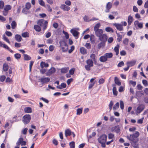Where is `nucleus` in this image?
<instances>
[{"mask_svg": "<svg viewBox=\"0 0 148 148\" xmlns=\"http://www.w3.org/2000/svg\"><path fill=\"white\" fill-rule=\"evenodd\" d=\"M139 136V133L138 132H136L132 134H130V136H127V138L128 139L133 142H138V139L137 138Z\"/></svg>", "mask_w": 148, "mask_h": 148, "instance_id": "1", "label": "nucleus"}, {"mask_svg": "<svg viewBox=\"0 0 148 148\" xmlns=\"http://www.w3.org/2000/svg\"><path fill=\"white\" fill-rule=\"evenodd\" d=\"M37 24L43 27V31L45 30L47 27L48 22L45 21L43 19H40L38 21Z\"/></svg>", "mask_w": 148, "mask_h": 148, "instance_id": "2", "label": "nucleus"}, {"mask_svg": "<svg viewBox=\"0 0 148 148\" xmlns=\"http://www.w3.org/2000/svg\"><path fill=\"white\" fill-rule=\"evenodd\" d=\"M87 65L85 66V69L88 71L90 70V67H92L93 65V60L91 59H88L86 61Z\"/></svg>", "mask_w": 148, "mask_h": 148, "instance_id": "3", "label": "nucleus"}, {"mask_svg": "<svg viewBox=\"0 0 148 148\" xmlns=\"http://www.w3.org/2000/svg\"><path fill=\"white\" fill-rule=\"evenodd\" d=\"M31 119L30 115L26 114L23 117L22 121L25 124H27L30 122Z\"/></svg>", "mask_w": 148, "mask_h": 148, "instance_id": "4", "label": "nucleus"}, {"mask_svg": "<svg viewBox=\"0 0 148 148\" xmlns=\"http://www.w3.org/2000/svg\"><path fill=\"white\" fill-rule=\"evenodd\" d=\"M60 46L62 47V51L64 52L66 51L68 49V45L66 42L64 41H60Z\"/></svg>", "mask_w": 148, "mask_h": 148, "instance_id": "5", "label": "nucleus"}, {"mask_svg": "<svg viewBox=\"0 0 148 148\" xmlns=\"http://www.w3.org/2000/svg\"><path fill=\"white\" fill-rule=\"evenodd\" d=\"M107 136L103 134L101 136L98 138V141L99 143H105L106 142Z\"/></svg>", "mask_w": 148, "mask_h": 148, "instance_id": "6", "label": "nucleus"}, {"mask_svg": "<svg viewBox=\"0 0 148 148\" xmlns=\"http://www.w3.org/2000/svg\"><path fill=\"white\" fill-rule=\"evenodd\" d=\"M145 105L143 104H140L137 107L136 109V112L137 113L140 114L144 109Z\"/></svg>", "mask_w": 148, "mask_h": 148, "instance_id": "7", "label": "nucleus"}, {"mask_svg": "<svg viewBox=\"0 0 148 148\" xmlns=\"http://www.w3.org/2000/svg\"><path fill=\"white\" fill-rule=\"evenodd\" d=\"M71 32L76 39H77L78 38L79 35V32L75 30L72 29L71 30Z\"/></svg>", "mask_w": 148, "mask_h": 148, "instance_id": "8", "label": "nucleus"}, {"mask_svg": "<svg viewBox=\"0 0 148 148\" xmlns=\"http://www.w3.org/2000/svg\"><path fill=\"white\" fill-rule=\"evenodd\" d=\"M99 39L101 42H104V43H105L107 39V36L105 34H103L99 37Z\"/></svg>", "mask_w": 148, "mask_h": 148, "instance_id": "9", "label": "nucleus"}, {"mask_svg": "<svg viewBox=\"0 0 148 148\" xmlns=\"http://www.w3.org/2000/svg\"><path fill=\"white\" fill-rule=\"evenodd\" d=\"M50 78L48 77H42L39 79L42 84L49 82L50 81Z\"/></svg>", "mask_w": 148, "mask_h": 148, "instance_id": "10", "label": "nucleus"}, {"mask_svg": "<svg viewBox=\"0 0 148 148\" xmlns=\"http://www.w3.org/2000/svg\"><path fill=\"white\" fill-rule=\"evenodd\" d=\"M113 25L119 31H122L123 30V27L121 24L115 23L113 24Z\"/></svg>", "mask_w": 148, "mask_h": 148, "instance_id": "11", "label": "nucleus"}, {"mask_svg": "<svg viewBox=\"0 0 148 148\" xmlns=\"http://www.w3.org/2000/svg\"><path fill=\"white\" fill-rule=\"evenodd\" d=\"M112 3L110 2H108L106 5V10H105V12L108 13L110 12V10L112 8Z\"/></svg>", "mask_w": 148, "mask_h": 148, "instance_id": "12", "label": "nucleus"}, {"mask_svg": "<svg viewBox=\"0 0 148 148\" xmlns=\"http://www.w3.org/2000/svg\"><path fill=\"white\" fill-rule=\"evenodd\" d=\"M56 69L54 67H52L47 73V75H50L51 74L54 73L56 71Z\"/></svg>", "mask_w": 148, "mask_h": 148, "instance_id": "13", "label": "nucleus"}, {"mask_svg": "<svg viewBox=\"0 0 148 148\" xmlns=\"http://www.w3.org/2000/svg\"><path fill=\"white\" fill-rule=\"evenodd\" d=\"M94 31L95 32L96 35L99 37L103 34V31L101 29H99Z\"/></svg>", "mask_w": 148, "mask_h": 148, "instance_id": "14", "label": "nucleus"}, {"mask_svg": "<svg viewBox=\"0 0 148 148\" xmlns=\"http://www.w3.org/2000/svg\"><path fill=\"white\" fill-rule=\"evenodd\" d=\"M134 25L135 26H137L140 29L142 28L143 27V23H139L138 21H136L134 22Z\"/></svg>", "mask_w": 148, "mask_h": 148, "instance_id": "15", "label": "nucleus"}, {"mask_svg": "<svg viewBox=\"0 0 148 148\" xmlns=\"http://www.w3.org/2000/svg\"><path fill=\"white\" fill-rule=\"evenodd\" d=\"M72 134V132L69 129H66L65 131V135L66 137L70 136Z\"/></svg>", "mask_w": 148, "mask_h": 148, "instance_id": "16", "label": "nucleus"}, {"mask_svg": "<svg viewBox=\"0 0 148 148\" xmlns=\"http://www.w3.org/2000/svg\"><path fill=\"white\" fill-rule=\"evenodd\" d=\"M60 8L64 11H68L70 10V7L64 4L61 5Z\"/></svg>", "mask_w": 148, "mask_h": 148, "instance_id": "17", "label": "nucleus"}, {"mask_svg": "<svg viewBox=\"0 0 148 148\" xmlns=\"http://www.w3.org/2000/svg\"><path fill=\"white\" fill-rule=\"evenodd\" d=\"M136 63V61L132 60L130 61L127 62L126 63V64L127 66H128L129 67H130L134 66L135 64Z\"/></svg>", "mask_w": 148, "mask_h": 148, "instance_id": "18", "label": "nucleus"}, {"mask_svg": "<svg viewBox=\"0 0 148 148\" xmlns=\"http://www.w3.org/2000/svg\"><path fill=\"white\" fill-rule=\"evenodd\" d=\"M80 51L82 54L84 55L87 53V50L84 47H81L79 49Z\"/></svg>", "mask_w": 148, "mask_h": 148, "instance_id": "19", "label": "nucleus"}, {"mask_svg": "<svg viewBox=\"0 0 148 148\" xmlns=\"http://www.w3.org/2000/svg\"><path fill=\"white\" fill-rule=\"evenodd\" d=\"M120 45L119 44H117L114 48V50L116 52V55L117 56L118 55L119 53V48Z\"/></svg>", "mask_w": 148, "mask_h": 148, "instance_id": "20", "label": "nucleus"}, {"mask_svg": "<svg viewBox=\"0 0 148 148\" xmlns=\"http://www.w3.org/2000/svg\"><path fill=\"white\" fill-rule=\"evenodd\" d=\"M49 66V64L47 63H45V62L42 61L40 64V66L42 68L44 67H47Z\"/></svg>", "mask_w": 148, "mask_h": 148, "instance_id": "21", "label": "nucleus"}, {"mask_svg": "<svg viewBox=\"0 0 148 148\" xmlns=\"http://www.w3.org/2000/svg\"><path fill=\"white\" fill-rule=\"evenodd\" d=\"M99 60L102 62H105L107 60V59L104 55L101 56L99 58Z\"/></svg>", "mask_w": 148, "mask_h": 148, "instance_id": "22", "label": "nucleus"}, {"mask_svg": "<svg viewBox=\"0 0 148 148\" xmlns=\"http://www.w3.org/2000/svg\"><path fill=\"white\" fill-rule=\"evenodd\" d=\"M133 21V17L131 15H130L128 16L127 22L128 23V25H131Z\"/></svg>", "mask_w": 148, "mask_h": 148, "instance_id": "23", "label": "nucleus"}, {"mask_svg": "<svg viewBox=\"0 0 148 148\" xmlns=\"http://www.w3.org/2000/svg\"><path fill=\"white\" fill-rule=\"evenodd\" d=\"M15 39L18 42H20L22 40L21 36L19 34H16L15 36Z\"/></svg>", "mask_w": 148, "mask_h": 148, "instance_id": "24", "label": "nucleus"}, {"mask_svg": "<svg viewBox=\"0 0 148 148\" xmlns=\"http://www.w3.org/2000/svg\"><path fill=\"white\" fill-rule=\"evenodd\" d=\"M24 111L25 113H30L32 112V110L31 108L27 107L25 108Z\"/></svg>", "mask_w": 148, "mask_h": 148, "instance_id": "25", "label": "nucleus"}, {"mask_svg": "<svg viewBox=\"0 0 148 148\" xmlns=\"http://www.w3.org/2000/svg\"><path fill=\"white\" fill-rule=\"evenodd\" d=\"M116 33L118 37V38L117 39V41H118V42H119L123 38L122 36L119 33H117L116 31Z\"/></svg>", "mask_w": 148, "mask_h": 148, "instance_id": "26", "label": "nucleus"}, {"mask_svg": "<svg viewBox=\"0 0 148 148\" xmlns=\"http://www.w3.org/2000/svg\"><path fill=\"white\" fill-rule=\"evenodd\" d=\"M105 56L106 57V58L108 59V58H111L113 56V54L112 53H105L104 54Z\"/></svg>", "mask_w": 148, "mask_h": 148, "instance_id": "27", "label": "nucleus"}, {"mask_svg": "<svg viewBox=\"0 0 148 148\" xmlns=\"http://www.w3.org/2000/svg\"><path fill=\"white\" fill-rule=\"evenodd\" d=\"M8 69V66L7 64L5 63L3 65V70L4 71H7Z\"/></svg>", "mask_w": 148, "mask_h": 148, "instance_id": "28", "label": "nucleus"}, {"mask_svg": "<svg viewBox=\"0 0 148 148\" xmlns=\"http://www.w3.org/2000/svg\"><path fill=\"white\" fill-rule=\"evenodd\" d=\"M69 69L68 67L63 68L61 69V72L62 73H66L68 71Z\"/></svg>", "mask_w": 148, "mask_h": 148, "instance_id": "29", "label": "nucleus"}, {"mask_svg": "<svg viewBox=\"0 0 148 148\" xmlns=\"http://www.w3.org/2000/svg\"><path fill=\"white\" fill-rule=\"evenodd\" d=\"M34 29L36 31L40 32L41 30L40 27L37 25H35L34 26Z\"/></svg>", "mask_w": 148, "mask_h": 148, "instance_id": "30", "label": "nucleus"}, {"mask_svg": "<svg viewBox=\"0 0 148 148\" xmlns=\"http://www.w3.org/2000/svg\"><path fill=\"white\" fill-rule=\"evenodd\" d=\"M24 59L25 60L28 61L31 59V58L30 56L26 54H24Z\"/></svg>", "mask_w": 148, "mask_h": 148, "instance_id": "31", "label": "nucleus"}, {"mask_svg": "<svg viewBox=\"0 0 148 148\" xmlns=\"http://www.w3.org/2000/svg\"><path fill=\"white\" fill-rule=\"evenodd\" d=\"M114 81L115 83L118 85V86L121 85V82L119 80L118 78L116 77H115L114 78Z\"/></svg>", "mask_w": 148, "mask_h": 148, "instance_id": "32", "label": "nucleus"}, {"mask_svg": "<svg viewBox=\"0 0 148 148\" xmlns=\"http://www.w3.org/2000/svg\"><path fill=\"white\" fill-rule=\"evenodd\" d=\"M23 140V138L21 137L19 138L18 141L16 143V145L18 146L20 145L21 144Z\"/></svg>", "mask_w": 148, "mask_h": 148, "instance_id": "33", "label": "nucleus"}, {"mask_svg": "<svg viewBox=\"0 0 148 148\" xmlns=\"http://www.w3.org/2000/svg\"><path fill=\"white\" fill-rule=\"evenodd\" d=\"M21 35L24 38L29 37V33L27 32L22 33Z\"/></svg>", "mask_w": 148, "mask_h": 148, "instance_id": "34", "label": "nucleus"}, {"mask_svg": "<svg viewBox=\"0 0 148 148\" xmlns=\"http://www.w3.org/2000/svg\"><path fill=\"white\" fill-rule=\"evenodd\" d=\"M133 147L134 148H138V142H133L131 143Z\"/></svg>", "mask_w": 148, "mask_h": 148, "instance_id": "35", "label": "nucleus"}, {"mask_svg": "<svg viewBox=\"0 0 148 148\" xmlns=\"http://www.w3.org/2000/svg\"><path fill=\"white\" fill-rule=\"evenodd\" d=\"M104 42H101L99 43L98 44L97 47L99 49H100L101 47H103L105 44Z\"/></svg>", "mask_w": 148, "mask_h": 148, "instance_id": "36", "label": "nucleus"}, {"mask_svg": "<svg viewBox=\"0 0 148 148\" xmlns=\"http://www.w3.org/2000/svg\"><path fill=\"white\" fill-rule=\"evenodd\" d=\"M11 9V7L9 5H6L4 8V10L8 11Z\"/></svg>", "mask_w": 148, "mask_h": 148, "instance_id": "37", "label": "nucleus"}, {"mask_svg": "<svg viewBox=\"0 0 148 148\" xmlns=\"http://www.w3.org/2000/svg\"><path fill=\"white\" fill-rule=\"evenodd\" d=\"M101 26L100 24L99 23H97L95 26L94 28V31H95L98 29H99V28Z\"/></svg>", "mask_w": 148, "mask_h": 148, "instance_id": "38", "label": "nucleus"}, {"mask_svg": "<svg viewBox=\"0 0 148 148\" xmlns=\"http://www.w3.org/2000/svg\"><path fill=\"white\" fill-rule=\"evenodd\" d=\"M82 112V108H79L77 110V115H80L81 114Z\"/></svg>", "mask_w": 148, "mask_h": 148, "instance_id": "39", "label": "nucleus"}, {"mask_svg": "<svg viewBox=\"0 0 148 148\" xmlns=\"http://www.w3.org/2000/svg\"><path fill=\"white\" fill-rule=\"evenodd\" d=\"M129 39L127 38L124 39L123 41V43L125 45H127L128 43Z\"/></svg>", "mask_w": 148, "mask_h": 148, "instance_id": "40", "label": "nucleus"}, {"mask_svg": "<svg viewBox=\"0 0 148 148\" xmlns=\"http://www.w3.org/2000/svg\"><path fill=\"white\" fill-rule=\"evenodd\" d=\"M3 47L8 49L9 51L11 53L13 52V51L10 48L6 45L4 44L3 46Z\"/></svg>", "mask_w": 148, "mask_h": 148, "instance_id": "41", "label": "nucleus"}, {"mask_svg": "<svg viewBox=\"0 0 148 148\" xmlns=\"http://www.w3.org/2000/svg\"><path fill=\"white\" fill-rule=\"evenodd\" d=\"M12 28V29H14L16 26V23L14 21H12L11 24Z\"/></svg>", "mask_w": 148, "mask_h": 148, "instance_id": "42", "label": "nucleus"}, {"mask_svg": "<svg viewBox=\"0 0 148 148\" xmlns=\"http://www.w3.org/2000/svg\"><path fill=\"white\" fill-rule=\"evenodd\" d=\"M119 107V102H117L113 106V110H115L118 109Z\"/></svg>", "mask_w": 148, "mask_h": 148, "instance_id": "43", "label": "nucleus"}, {"mask_svg": "<svg viewBox=\"0 0 148 148\" xmlns=\"http://www.w3.org/2000/svg\"><path fill=\"white\" fill-rule=\"evenodd\" d=\"M105 30L108 32H114L113 29L111 27H106L105 29Z\"/></svg>", "mask_w": 148, "mask_h": 148, "instance_id": "44", "label": "nucleus"}, {"mask_svg": "<svg viewBox=\"0 0 148 148\" xmlns=\"http://www.w3.org/2000/svg\"><path fill=\"white\" fill-rule=\"evenodd\" d=\"M113 93L114 95L116 96L117 95V92L116 87H114L112 89Z\"/></svg>", "mask_w": 148, "mask_h": 148, "instance_id": "45", "label": "nucleus"}, {"mask_svg": "<svg viewBox=\"0 0 148 148\" xmlns=\"http://www.w3.org/2000/svg\"><path fill=\"white\" fill-rule=\"evenodd\" d=\"M114 138V135L112 133H110L108 134V138L109 139H113Z\"/></svg>", "mask_w": 148, "mask_h": 148, "instance_id": "46", "label": "nucleus"}, {"mask_svg": "<svg viewBox=\"0 0 148 148\" xmlns=\"http://www.w3.org/2000/svg\"><path fill=\"white\" fill-rule=\"evenodd\" d=\"M70 148H75V143L74 141H72L69 143Z\"/></svg>", "mask_w": 148, "mask_h": 148, "instance_id": "47", "label": "nucleus"}, {"mask_svg": "<svg viewBox=\"0 0 148 148\" xmlns=\"http://www.w3.org/2000/svg\"><path fill=\"white\" fill-rule=\"evenodd\" d=\"M4 5V3L3 1L1 0L0 1V9H2Z\"/></svg>", "mask_w": 148, "mask_h": 148, "instance_id": "48", "label": "nucleus"}, {"mask_svg": "<svg viewBox=\"0 0 148 148\" xmlns=\"http://www.w3.org/2000/svg\"><path fill=\"white\" fill-rule=\"evenodd\" d=\"M25 8L29 10L31 7V5L30 3L27 2L25 4Z\"/></svg>", "mask_w": 148, "mask_h": 148, "instance_id": "49", "label": "nucleus"}, {"mask_svg": "<svg viewBox=\"0 0 148 148\" xmlns=\"http://www.w3.org/2000/svg\"><path fill=\"white\" fill-rule=\"evenodd\" d=\"M129 84H131L134 87H135L136 85V82L132 80H130L129 81Z\"/></svg>", "mask_w": 148, "mask_h": 148, "instance_id": "50", "label": "nucleus"}, {"mask_svg": "<svg viewBox=\"0 0 148 148\" xmlns=\"http://www.w3.org/2000/svg\"><path fill=\"white\" fill-rule=\"evenodd\" d=\"M90 58L92 59V60H93L94 61H96L95 59V55L93 54L92 53L91 54L90 56Z\"/></svg>", "mask_w": 148, "mask_h": 148, "instance_id": "51", "label": "nucleus"}, {"mask_svg": "<svg viewBox=\"0 0 148 148\" xmlns=\"http://www.w3.org/2000/svg\"><path fill=\"white\" fill-rule=\"evenodd\" d=\"M120 108L122 110H123L124 108V104L123 101L120 100Z\"/></svg>", "mask_w": 148, "mask_h": 148, "instance_id": "52", "label": "nucleus"}, {"mask_svg": "<svg viewBox=\"0 0 148 148\" xmlns=\"http://www.w3.org/2000/svg\"><path fill=\"white\" fill-rule=\"evenodd\" d=\"M14 57L17 59H19L21 57V55L18 53L15 54L14 55Z\"/></svg>", "mask_w": 148, "mask_h": 148, "instance_id": "53", "label": "nucleus"}, {"mask_svg": "<svg viewBox=\"0 0 148 148\" xmlns=\"http://www.w3.org/2000/svg\"><path fill=\"white\" fill-rule=\"evenodd\" d=\"M29 10L27 9L26 8H24L22 10V12L23 13L25 14H27Z\"/></svg>", "mask_w": 148, "mask_h": 148, "instance_id": "54", "label": "nucleus"}, {"mask_svg": "<svg viewBox=\"0 0 148 148\" xmlns=\"http://www.w3.org/2000/svg\"><path fill=\"white\" fill-rule=\"evenodd\" d=\"M75 69L74 68H73L71 69L69 71V73L71 75H73L75 72Z\"/></svg>", "mask_w": 148, "mask_h": 148, "instance_id": "55", "label": "nucleus"}, {"mask_svg": "<svg viewBox=\"0 0 148 148\" xmlns=\"http://www.w3.org/2000/svg\"><path fill=\"white\" fill-rule=\"evenodd\" d=\"M63 33L65 35V37L66 39H68L69 38V35L68 33L63 31Z\"/></svg>", "mask_w": 148, "mask_h": 148, "instance_id": "56", "label": "nucleus"}, {"mask_svg": "<svg viewBox=\"0 0 148 148\" xmlns=\"http://www.w3.org/2000/svg\"><path fill=\"white\" fill-rule=\"evenodd\" d=\"M142 83L145 86H147L148 85V82L146 80L144 79L142 81Z\"/></svg>", "mask_w": 148, "mask_h": 148, "instance_id": "57", "label": "nucleus"}, {"mask_svg": "<svg viewBox=\"0 0 148 148\" xmlns=\"http://www.w3.org/2000/svg\"><path fill=\"white\" fill-rule=\"evenodd\" d=\"M34 62L32 61H31L30 62L29 65V71H31L32 68V66Z\"/></svg>", "mask_w": 148, "mask_h": 148, "instance_id": "58", "label": "nucleus"}, {"mask_svg": "<svg viewBox=\"0 0 148 148\" xmlns=\"http://www.w3.org/2000/svg\"><path fill=\"white\" fill-rule=\"evenodd\" d=\"M39 4L41 5L44 6L45 5V2L43 1V0H38Z\"/></svg>", "mask_w": 148, "mask_h": 148, "instance_id": "59", "label": "nucleus"}, {"mask_svg": "<svg viewBox=\"0 0 148 148\" xmlns=\"http://www.w3.org/2000/svg\"><path fill=\"white\" fill-rule=\"evenodd\" d=\"M105 80L103 78H101L99 79L98 82L100 84H102L104 83Z\"/></svg>", "mask_w": 148, "mask_h": 148, "instance_id": "60", "label": "nucleus"}, {"mask_svg": "<svg viewBox=\"0 0 148 148\" xmlns=\"http://www.w3.org/2000/svg\"><path fill=\"white\" fill-rule=\"evenodd\" d=\"M86 47L88 49H90L91 48V45L90 43H86L85 45Z\"/></svg>", "mask_w": 148, "mask_h": 148, "instance_id": "61", "label": "nucleus"}, {"mask_svg": "<svg viewBox=\"0 0 148 148\" xmlns=\"http://www.w3.org/2000/svg\"><path fill=\"white\" fill-rule=\"evenodd\" d=\"M90 40L91 42L92 43H93L95 42V40H94V36L93 35H91L90 38Z\"/></svg>", "mask_w": 148, "mask_h": 148, "instance_id": "62", "label": "nucleus"}, {"mask_svg": "<svg viewBox=\"0 0 148 148\" xmlns=\"http://www.w3.org/2000/svg\"><path fill=\"white\" fill-rule=\"evenodd\" d=\"M3 40L6 41V42H7L8 43H10V41L8 39V38L6 36H5V35H4L3 36Z\"/></svg>", "mask_w": 148, "mask_h": 148, "instance_id": "63", "label": "nucleus"}, {"mask_svg": "<svg viewBox=\"0 0 148 148\" xmlns=\"http://www.w3.org/2000/svg\"><path fill=\"white\" fill-rule=\"evenodd\" d=\"M5 77L4 75L1 76L0 77V81L1 82H3L5 79Z\"/></svg>", "mask_w": 148, "mask_h": 148, "instance_id": "64", "label": "nucleus"}]
</instances>
